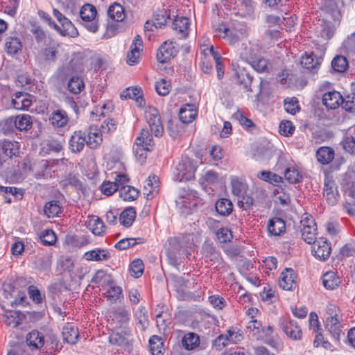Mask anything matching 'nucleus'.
Returning a JSON list of instances; mask_svg holds the SVG:
<instances>
[{
	"label": "nucleus",
	"mask_w": 355,
	"mask_h": 355,
	"mask_svg": "<svg viewBox=\"0 0 355 355\" xmlns=\"http://www.w3.org/2000/svg\"><path fill=\"white\" fill-rule=\"evenodd\" d=\"M53 15L60 25L59 26L55 23V24H54L53 29H55L60 35L71 38H76L79 35L78 29L71 21L65 17L58 9H53Z\"/></svg>",
	"instance_id": "nucleus-1"
},
{
	"label": "nucleus",
	"mask_w": 355,
	"mask_h": 355,
	"mask_svg": "<svg viewBox=\"0 0 355 355\" xmlns=\"http://www.w3.org/2000/svg\"><path fill=\"white\" fill-rule=\"evenodd\" d=\"M110 277H107L103 270H98L92 279V282L96 284H103V283L110 282V288L107 290L105 297L111 303H114L123 297L122 289L120 286H115L110 281Z\"/></svg>",
	"instance_id": "nucleus-2"
},
{
	"label": "nucleus",
	"mask_w": 355,
	"mask_h": 355,
	"mask_svg": "<svg viewBox=\"0 0 355 355\" xmlns=\"http://www.w3.org/2000/svg\"><path fill=\"white\" fill-rule=\"evenodd\" d=\"M97 10L96 7L90 3H85L80 10V17L83 20V25L92 33H96L98 30V21L96 17Z\"/></svg>",
	"instance_id": "nucleus-3"
},
{
	"label": "nucleus",
	"mask_w": 355,
	"mask_h": 355,
	"mask_svg": "<svg viewBox=\"0 0 355 355\" xmlns=\"http://www.w3.org/2000/svg\"><path fill=\"white\" fill-rule=\"evenodd\" d=\"M195 166L189 157H183L175 166V180L187 181L194 177Z\"/></svg>",
	"instance_id": "nucleus-4"
},
{
	"label": "nucleus",
	"mask_w": 355,
	"mask_h": 355,
	"mask_svg": "<svg viewBox=\"0 0 355 355\" xmlns=\"http://www.w3.org/2000/svg\"><path fill=\"white\" fill-rule=\"evenodd\" d=\"M145 118L154 135L161 137L164 133V127L158 110L155 107H149L145 112Z\"/></svg>",
	"instance_id": "nucleus-5"
},
{
	"label": "nucleus",
	"mask_w": 355,
	"mask_h": 355,
	"mask_svg": "<svg viewBox=\"0 0 355 355\" xmlns=\"http://www.w3.org/2000/svg\"><path fill=\"white\" fill-rule=\"evenodd\" d=\"M302 239L308 244H312L316 239L317 227L314 218L311 215L305 214L301 220Z\"/></svg>",
	"instance_id": "nucleus-6"
},
{
	"label": "nucleus",
	"mask_w": 355,
	"mask_h": 355,
	"mask_svg": "<svg viewBox=\"0 0 355 355\" xmlns=\"http://www.w3.org/2000/svg\"><path fill=\"white\" fill-rule=\"evenodd\" d=\"M322 195L327 203L331 206L337 205L340 198L337 184L329 175H326L324 180Z\"/></svg>",
	"instance_id": "nucleus-7"
},
{
	"label": "nucleus",
	"mask_w": 355,
	"mask_h": 355,
	"mask_svg": "<svg viewBox=\"0 0 355 355\" xmlns=\"http://www.w3.org/2000/svg\"><path fill=\"white\" fill-rule=\"evenodd\" d=\"M312 254L320 261H326L331 253V244L328 240L322 236L312 243Z\"/></svg>",
	"instance_id": "nucleus-8"
},
{
	"label": "nucleus",
	"mask_w": 355,
	"mask_h": 355,
	"mask_svg": "<svg viewBox=\"0 0 355 355\" xmlns=\"http://www.w3.org/2000/svg\"><path fill=\"white\" fill-rule=\"evenodd\" d=\"M19 153V143L15 141H0V166L8 159L16 157Z\"/></svg>",
	"instance_id": "nucleus-9"
},
{
	"label": "nucleus",
	"mask_w": 355,
	"mask_h": 355,
	"mask_svg": "<svg viewBox=\"0 0 355 355\" xmlns=\"http://www.w3.org/2000/svg\"><path fill=\"white\" fill-rule=\"evenodd\" d=\"M69 121L67 112L62 108L53 110L49 116V122L54 128L64 129L69 125Z\"/></svg>",
	"instance_id": "nucleus-10"
},
{
	"label": "nucleus",
	"mask_w": 355,
	"mask_h": 355,
	"mask_svg": "<svg viewBox=\"0 0 355 355\" xmlns=\"http://www.w3.org/2000/svg\"><path fill=\"white\" fill-rule=\"evenodd\" d=\"M85 144L87 145V134L83 130H76L73 132L69 140V148L73 153L81 152Z\"/></svg>",
	"instance_id": "nucleus-11"
},
{
	"label": "nucleus",
	"mask_w": 355,
	"mask_h": 355,
	"mask_svg": "<svg viewBox=\"0 0 355 355\" xmlns=\"http://www.w3.org/2000/svg\"><path fill=\"white\" fill-rule=\"evenodd\" d=\"M58 164V160H42L35 171V177L37 178H51L53 173L57 170Z\"/></svg>",
	"instance_id": "nucleus-12"
},
{
	"label": "nucleus",
	"mask_w": 355,
	"mask_h": 355,
	"mask_svg": "<svg viewBox=\"0 0 355 355\" xmlns=\"http://www.w3.org/2000/svg\"><path fill=\"white\" fill-rule=\"evenodd\" d=\"M153 146V139L152 135L149 133L148 129L143 128L140 136L137 137L133 147L134 152L137 154L139 150H151Z\"/></svg>",
	"instance_id": "nucleus-13"
},
{
	"label": "nucleus",
	"mask_w": 355,
	"mask_h": 355,
	"mask_svg": "<svg viewBox=\"0 0 355 355\" xmlns=\"http://www.w3.org/2000/svg\"><path fill=\"white\" fill-rule=\"evenodd\" d=\"M297 275L291 268H286L282 273L279 279V286L286 291H293L297 286Z\"/></svg>",
	"instance_id": "nucleus-14"
},
{
	"label": "nucleus",
	"mask_w": 355,
	"mask_h": 355,
	"mask_svg": "<svg viewBox=\"0 0 355 355\" xmlns=\"http://www.w3.org/2000/svg\"><path fill=\"white\" fill-rule=\"evenodd\" d=\"M326 327L334 339L336 341H339L342 334V325L336 313L334 315L330 314V315L327 318Z\"/></svg>",
	"instance_id": "nucleus-15"
},
{
	"label": "nucleus",
	"mask_w": 355,
	"mask_h": 355,
	"mask_svg": "<svg viewBox=\"0 0 355 355\" xmlns=\"http://www.w3.org/2000/svg\"><path fill=\"white\" fill-rule=\"evenodd\" d=\"M176 52L177 51L173 46L172 42H164L157 51V60L160 63H166L176 55Z\"/></svg>",
	"instance_id": "nucleus-16"
},
{
	"label": "nucleus",
	"mask_w": 355,
	"mask_h": 355,
	"mask_svg": "<svg viewBox=\"0 0 355 355\" xmlns=\"http://www.w3.org/2000/svg\"><path fill=\"white\" fill-rule=\"evenodd\" d=\"M281 326L285 334L293 340H300L302 332L296 321L284 320L281 322Z\"/></svg>",
	"instance_id": "nucleus-17"
},
{
	"label": "nucleus",
	"mask_w": 355,
	"mask_h": 355,
	"mask_svg": "<svg viewBox=\"0 0 355 355\" xmlns=\"http://www.w3.org/2000/svg\"><path fill=\"white\" fill-rule=\"evenodd\" d=\"M23 44L19 37L10 35L5 40V51L8 55H14L21 52Z\"/></svg>",
	"instance_id": "nucleus-18"
},
{
	"label": "nucleus",
	"mask_w": 355,
	"mask_h": 355,
	"mask_svg": "<svg viewBox=\"0 0 355 355\" xmlns=\"http://www.w3.org/2000/svg\"><path fill=\"white\" fill-rule=\"evenodd\" d=\"M322 103L327 108L334 110L338 108L341 103H343V98L340 92L331 91L324 94Z\"/></svg>",
	"instance_id": "nucleus-19"
},
{
	"label": "nucleus",
	"mask_w": 355,
	"mask_h": 355,
	"mask_svg": "<svg viewBox=\"0 0 355 355\" xmlns=\"http://www.w3.org/2000/svg\"><path fill=\"white\" fill-rule=\"evenodd\" d=\"M159 178L155 175H150L144 187V194L148 199H152L159 193Z\"/></svg>",
	"instance_id": "nucleus-20"
},
{
	"label": "nucleus",
	"mask_w": 355,
	"mask_h": 355,
	"mask_svg": "<svg viewBox=\"0 0 355 355\" xmlns=\"http://www.w3.org/2000/svg\"><path fill=\"white\" fill-rule=\"evenodd\" d=\"M8 123L9 125H15V127L21 131L28 130L32 127L31 117L28 114L17 116L15 119H7L6 124Z\"/></svg>",
	"instance_id": "nucleus-21"
},
{
	"label": "nucleus",
	"mask_w": 355,
	"mask_h": 355,
	"mask_svg": "<svg viewBox=\"0 0 355 355\" xmlns=\"http://www.w3.org/2000/svg\"><path fill=\"white\" fill-rule=\"evenodd\" d=\"M198 111L193 104H185L180 110L179 119L184 123H191L197 116Z\"/></svg>",
	"instance_id": "nucleus-22"
},
{
	"label": "nucleus",
	"mask_w": 355,
	"mask_h": 355,
	"mask_svg": "<svg viewBox=\"0 0 355 355\" xmlns=\"http://www.w3.org/2000/svg\"><path fill=\"white\" fill-rule=\"evenodd\" d=\"M190 21L185 17H176L173 22V28L178 34L180 39H185L189 35Z\"/></svg>",
	"instance_id": "nucleus-23"
},
{
	"label": "nucleus",
	"mask_w": 355,
	"mask_h": 355,
	"mask_svg": "<svg viewBox=\"0 0 355 355\" xmlns=\"http://www.w3.org/2000/svg\"><path fill=\"white\" fill-rule=\"evenodd\" d=\"M268 231L270 235L280 236L286 231L285 221L278 217L270 219L268 223Z\"/></svg>",
	"instance_id": "nucleus-24"
},
{
	"label": "nucleus",
	"mask_w": 355,
	"mask_h": 355,
	"mask_svg": "<svg viewBox=\"0 0 355 355\" xmlns=\"http://www.w3.org/2000/svg\"><path fill=\"white\" fill-rule=\"evenodd\" d=\"M27 345L33 349L41 348L44 345V337L42 333L33 330L28 333L26 338Z\"/></svg>",
	"instance_id": "nucleus-25"
},
{
	"label": "nucleus",
	"mask_w": 355,
	"mask_h": 355,
	"mask_svg": "<svg viewBox=\"0 0 355 355\" xmlns=\"http://www.w3.org/2000/svg\"><path fill=\"white\" fill-rule=\"evenodd\" d=\"M58 44H48L40 53L41 59L49 63L55 62L58 55Z\"/></svg>",
	"instance_id": "nucleus-26"
},
{
	"label": "nucleus",
	"mask_w": 355,
	"mask_h": 355,
	"mask_svg": "<svg viewBox=\"0 0 355 355\" xmlns=\"http://www.w3.org/2000/svg\"><path fill=\"white\" fill-rule=\"evenodd\" d=\"M248 29L245 25H239L238 27L229 28V34L227 35V40L231 44L240 41L242 38L248 35Z\"/></svg>",
	"instance_id": "nucleus-27"
},
{
	"label": "nucleus",
	"mask_w": 355,
	"mask_h": 355,
	"mask_svg": "<svg viewBox=\"0 0 355 355\" xmlns=\"http://www.w3.org/2000/svg\"><path fill=\"white\" fill-rule=\"evenodd\" d=\"M29 97L27 93L17 92L12 100V104L17 110H28L32 105Z\"/></svg>",
	"instance_id": "nucleus-28"
},
{
	"label": "nucleus",
	"mask_w": 355,
	"mask_h": 355,
	"mask_svg": "<svg viewBox=\"0 0 355 355\" xmlns=\"http://www.w3.org/2000/svg\"><path fill=\"white\" fill-rule=\"evenodd\" d=\"M103 135L96 127H91L87 134V146L92 149L97 148L103 141Z\"/></svg>",
	"instance_id": "nucleus-29"
},
{
	"label": "nucleus",
	"mask_w": 355,
	"mask_h": 355,
	"mask_svg": "<svg viewBox=\"0 0 355 355\" xmlns=\"http://www.w3.org/2000/svg\"><path fill=\"white\" fill-rule=\"evenodd\" d=\"M231 186L233 195L238 198L247 193L248 184L243 178L236 176L231 178Z\"/></svg>",
	"instance_id": "nucleus-30"
},
{
	"label": "nucleus",
	"mask_w": 355,
	"mask_h": 355,
	"mask_svg": "<svg viewBox=\"0 0 355 355\" xmlns=\"http://www.w3.org/2000/svg\"><path fill=\"white\" fill-rule=\"evenodd\" d=\"M62 334L63 340L71 345L76 343L79 338L78 329L71 324L64 326Z\"/></svg>",
	"instance_id": "nucleus-31"
},
{
	"label": "nucleus",
	"mask_w": 355,
	"mask_h": 355,
	"mask_svg": "<svg viewBox=\"0 0 355 355\" xmlns=\"http://www.w3.org/2000/svg\"><path fill=\"white\" fill-rule=\"evenodd\" d=\"M322 284L327 290H334L338 287L340 280L337 273L334 271H328L322 277Z\"/></svg>",
	"instance_id": "nucleus-32"
},
{
	"label": "nucleus",
	"mask_w": 355,
	"mask_h": 355,
	"mask_svg": "<svg viewBox=\"0 0 355 355\" xmlns=\"http://www.w3.org/2000/svg\"><path fill=\"white\" fill-rule=\"evenodd\" d=\"M253 78L246 70L241 69L236 73L237 83L243 87L245 92H252L251 85Z\"/></svg>",
	"instance_id": "nucleus-33"
},
{
	"label": "nucleus",
	"mask_w": 355,
	"mask_h": 355,
	"mask_svg": "<svg viewBox=\"0 0 355 355\" xmlns=\"http://www.w3.org/2000/svg\"><path fill=\"white\" fill-rule=\"evenodd\" d=\"M335 156L333 148L328 146L320 147L316 152V157L318 161L324 165L332 162Z\"/></svg>",
	"instance_id": "nucleus-34"
},
{
	"label": "nucleus",
	"mask_w": 355,
	"mask_h": 355,
	"mask_svg": "<svg viewBox=\"0 0 355 355\" xmlns=\"http://www.w3.org/2000/svg\"><path fill=\"white\" fill-rule=\"evenodd\" d=\"M136 209L132 207H128L125 209L119 215V222L121 225L125 227H130L136 218Z\"/></svg>",
	"instance_id": "nucleus-35"
},
{
	"label": "nucleus",
	"mask_w": 355,
	"mask_h": 355,
	"mask_svg": "<svg viewBox=\"0 0 355 355\" xmlns=\"http://www.w3.org/2000/svg\"><path fill=\"white\" fill-rule=\"evenodd\" d=\"M107 15L111 19L117 22L122 21L125 17L123 7L117 3H113L109 6Z\"/></svg>",
	"instance_id": "nucleus-36"
},
{
	"label": "nucleus",
	"mask_w": 355,
	"mask_h": 355,
	"mask_svg": "<svg viewBox=\"0 0 355 355\" xmlns=\"http://www.w3.org/2000/svg\"><path fill=\"white\" fill-rule=\"evenodd\" d=\"M62 211V206L60 201L56 200L46 202L44 207V213L48 218L58 216Z\"/></svg>",
	"instance_id": "nucleus-37"
},
{
	"label": "nucleus",
	"mask_w": 355,
	"mask_h": 355,
	"mask_svg": "<svg viewBox=\"0 0 355 355\" xmlns=\"http://www.w3.org/2000/svg\"><path fill=\"white\" fill-rule=\"evenodd\" d=\"M110 254L107 250L96 248L85 253L84 258L88 261H101L107 260Z\"/></svg>",
	"instance_id": "nucleus-38"
},
{
	"label": "nucleus",
	"mask_w": 355,
	"mask_h": 355,
	"mask_svg": "<svg viewBox=\"0 0 355 355\" xmlns=\"http://www.w3.org/2000/svg\"><path fill=\"white\" fill-rule=\"evenodd\" d=\"M121 98L135 99L139 106L144 104L143 92L140 88L129 87L123 90L121 94Z\"/></svg>",
	"instance_id": "nucleus-39"
},
{
	"label": "nucleus",
	"mask_w": 355,
	"mask_h": 355,
	"mask_svg": "<svg viewBox=\"0 0 355 355\" xmlns=\"http://www.w3.org/2000/svg\"><path fill=\"white\" fill-rule=\"evenodd\" d=\"M182 345L187 350H193L200 345L199 336L194 332L186 334L182 339Z\"/></svg>",
	"instance_id": "nucleus-40"
},
{
	"label": "nucleus",
	"mask_w": 355,
	"mask_h": 355,
	"mask_svg": "<svg viewBox=\"0 0 355 355\" xmlns=\"http://www.w3.org/2000/svg\"><path fill=\"white\" fill-rule=\"evenodd\" d=\"M87 227L96 236H102L105 232V226L98 217L92 216L87 222Z\"/></svg>",
	"instance_id": "nucleus-41"
},
{
	"label": "nucleus",
	"mask_w": 355,
	"mask_h": 355,
	"mask_svg": "<svg viewBox=\"0 0 355 355\" xmlns=\"http://www.w3.org/2000/svg\"><path fill=\"white\" fill-rule=\"evenodd\" d=\"M215 208L220 215L229 216L233 210V205L227 198H220L216 201Z\"/></svg>",
	"instance_id": "nucleus-42"
},
{
	"label": "nucleus",
	"mask_w": 355,
	"mask_h": 355,
	"mask_svg": "<svg viewBox=\"0 0 355 355\" xmlns=\"http://www.w3.org/2000/svg\"><path fill=\"white\" fill-rule=\"evenodd\" d=\"M150 350L153 355L164 354V343L161 337L154 335L149 340Z\"/></svg>",
	"instance_id": "nucleus-43"
},
{
	"label": "nucleus",
	"mask_w": 355,
	"mask_h": 355,
	"mask_svg": "<svg viewBox=\"0 0 355 355\" xmlns=\"http://www.w3.org/2000/svg\"><path fill=\"white\" fill-rule=\"evenodd\" d=\"M300 63L302 66L310 71H314L318 68L320 65L319 60L315 58L313 53L305 54L301 57Z\"/></svg>",
	"instance_id": "nucleus-44"
},
{
	"label": "nucleus",
	"mask_w": 355,
	"mask_h": 355,
	"mask_svg": "<svg viewBox=\"0 0 355 355\" xmlns=\"http://www.w3.org/2000/svg\"><path fill=\"white\" fill-rule=\"evenodd\" d=\"M144 241V239L143 238H125L118 241L114 245V248L119 250H123L133 247L136 244L143 243Z\"/></svg>",
	"instance_id": "nucleus-45"
},
{
	"label": "nucleus",
	"mask_w": 355,
	"mask_h": 355,
	"mask_svg": "<svg viewBox=\"0 0 355 355\" xmlns=\"http://www.w3.org/2000/svg\"><path fill=\"white\" fill-rule=\"evenodd\" d=\"M67 87L71 93L78 94L85 88V83L80 77L73 76L69 80Z\"/></svg>",
	"instance_id": "nucleus-46"
},
{
	"label": "nucleus",
	"mask_w": 355,
	"mask_h": 355,
	"mask_svg": "<svg viewBox=\"0 0 355 355\" xmlns=\"http://www.w3.org/2000/svg\"><path fill=\"white\" fill-rule=\"evenodd\" d=\"M139 191L131 186H122L119 189L120 197L124 200H134L139 196Z\"/></svg>",
	"instance_id": "nucleus-47"
},
{
	"label": "nucleus",
	"mask_w": 355,
	"mask_h": 355,
	"mask_svg": "<svg viewBox=\"0 0 355 355\" xmlns=\"http://www.w3.org/2000/svg\"><path fill=\"white\" fill-rule=\"evenodd\" d=\"M169 13L167 10L162 9L157 10L154 15V27L163 28L167 23V20L169 19Z\"/></svg>",
	"instance_id": "nucleus-48"
},
{
	"label": "nucleus",
	"mask_w": 355,
	"mask_h": 355,
	"mask_svg": "<svg viewBox=\"0 0 355 355\" xmlns=\"http://www.w3.org/2000/svg\"><path fill=\"white\" fill-rule=\"evenodd\" d=\"M331 67L334 71L343 73L347 69L349 63L345 56L336 55L331 62Z\"/></svg>",
	"instance_id": "nucleus-49"
},
{
	"label": "nucleus",
	"mask_w": 355,
	"mask_h": 355,
	"mask_svg": "<svg viewBox=\"0 0 355 355\" xmlns=\"http://www.w3.org/2000/svg\"><path fill=\"white\" fill-rule=\"evenodd\" d=\"M260 54V47L257 44L250 43L249 46H247L242 55L245 57L246 60L249 62H252L258 58Z\"/></svg>",
	"instance_id": "nucleus-50"
},
{
	"label": "nucleus",
	"mask_w": 355,
	"mask_h": 355,
	"mask_svg": "<svg viewBox=\"0 0 355 355\" xmlns=\"http://www.w3.org/2000/svg\"><path fill=\"white\" fill-rule=\"evenodd\" d=\"M114 319L121 325L126 324L130 320V312L123 307H119L112 311Z\"/></svg>",
	"instance_id": "nucleus-51"
},
{
	"label": "nucleus",
	"mask_w": 355,
	"mask_h": 355,
	"mask_svg": "<svg viewBox=\"0 0 355 355\" xmlns=\"http://www.w3.org/2000/svg\"><path fill=\"white\" fill-rule=\"evenodd\" d=\"M257 178L259 179L268 182L272 184H276L282 182V178L279 175L270 172L269 171H262L258 175Z\"/></svg>",
	"instance_id": "nucleus-52"
},
{
	"label": "nucleus",
	"mask_w": 355,
	"mask_h": 355,
	"mask_svg": "<svg viewBox=\"0 0 355 355\" xmlns=\"http://www.w3.org/2000/svg\"><path fill=\"white\" fill-rule=\"evenodd\" d=\"M41 242L46 246L53 245L55 243L57 237L52 230H45L40 235Z\"/></svg>",
	"instance_id": "nucleus-53"
},
{
	"label": "nucleus",
	"mask_w": 355,
	"mask_h": 355,
	"mask_svg": "<svg viewBox=\"0 0 355 355\" xmlns=\"http://www.w3.org/2000/svg\"><path fill=\"white\" fill-rule=\"evenodd\" d=\"M144 266L141 259H135L130 265L131 276L138 278L143 274Z\"/></svg>",
	"instance_id": "nucleus-54"
},
{
	"label": "nucleus",
	"mask_w": 355,
	"mask_h": 355,
	"mask_svg": "<svg viewBox=\"0 0 355 355\" xmlns=\"http://www.w3.org/2000/svg\"><path fill=\"white\" fill-rule=\"evenodd\" d=\"M205 258L213 263H219L221 261L220 253L215 248L207 245L205 248Z\"/></svg>",
	"instance_id": "nucleus-55"
},
{
	"label": "nucleus",
	"mask_w": 355,
	"mask_h": 355,
	"mask_svg": "<svg viewBox=\"0 0 355 355\" xmlns=\"http://www.w3.org/2000/svg\"><path fill=\"white\" fill-rule=\"evenodd\" d=\"M284 177L291 184H296L302 179V175L295 168H288L284 172Z\"/></svg>",
	"instance_id": "nucleus-56"
},
{
	"label": "nucleus",
	"mask_w": 355,
	"mask_h": 355,
	"mask_svg": "<svg viewBox=\"0 0 355 355\" xmlns=\"http://www.w3.org/2000/svg\"><path fill=\"white\" fill-rule=\"evenodd\" d=\"M135 315L141 329H145L148 325V318L146 308L144 306L139 307Z\"/></svg>",
	"instance_id": "nucleus-57"
},
{
	"label": "nucleus",
	"mask_w": 355,
	"mask_h": 355,
	"mask_svg": "<svg viewBox=\"0 0 355 355\" xmlns=\"http://www.w3.org/2000/svg\"><path fill=\"white\" fill-rule=\"evenodd\" d=\"M284 108L286 112L295 114L300 110L297 98H287L284 100Z\"/></svg>",
	"instance_id": "nucleus-58"
},
{
	"label": "nucleus",
	"mask_w": 355,
	"mask_h": 355,
	"mask_svg": "<svg viewBox=\"0 0 355 355\" xmlns=\"http://www.w3.org/2000/svg\"><path fill=\"white\" fill-rule=\"evenodd\" d=\"M199 67L201 71L205 74H210L213 71V64L211 58L204 55L200 59Z\"/></svg>",
	"instance_id": "nucleus-59"
},
{
	"label": "nucleus",
	"mask_w": 355,
	"mask_h": 355,
	"mask_svg": "<svg viewBox=\"0 0 355 355\" xmlns=\"http://www.w3.org/2000/svg\"><path fill=\"white\" fill-rule=\"evenodd\" d=\"M208 301L214 309L218 310H222L227 306V302L225 298L219 295H213L209 296Z\"/></svg>",
	"instance_id": "nucleus-60"
},
{
	"label": "nucleus",
	"mask_w": 355,
	"mask_h": 355,
	"mask_svg": "<svg viewBox=\"0 0 355 355\" xmlns=\"http://www.w3.org/2000/svg\"><path fill=\"white\" fill-rule=\"evenodd\" d=\"M28 293L29 297L34 302L35 304H40L43 299L45 297V295H42L40 291V290L34 285L29 286L28 288Z\"/></svg>",
	"instance_id": "nucleus-61"
},
{
	"label": "nucleus",
	"mask_w": 355,
	"mask_h": 355,
	"mask_svg": "<svg viewBox=\"0 0 355 355\" xmlns=\"http://www.w3.org/2000/svg\"><path fill=\"white\" fill-rule=\"evenodd\" d=\"M109 342L113 345L123 346L128 344L127 338L118 332H112L109 336Z\"/></svg>",
	"instance_id": "nucleus-62"
},
{
	"label": "nucleus",
	"mask_w": 355,
	"mask_h": 355,
	"mask_svg": "<svg viewBox=\"0 0 355 355\" xmlns=\"http://www.w3.org/2000/svg\"><path fill=\"white\" fill-rule=\"evenodd\" d=\"M335 28L334 26L330 23H326L322 21L321 24L320 35L321 37L325 40H329L334 34Z\"/></svg>",
	"instance_id": "nucleus-63"
},
{
	"label": "nucleus",
	"mask_w": 355,
	"mask_h": 355,
	"mask_svg": "<svg viewBox=\"0 0 355 355\" xmlns=\"http://www.w3.org/2000/svg\"><path fill=\"white\" fill-rule=\"evenodd\" d=\"M252 68L258 72L268 71V61L264 58H257L250 62Z\"/></svg>",
	"instance_id": "nucleus-64"
}]
</instances>
